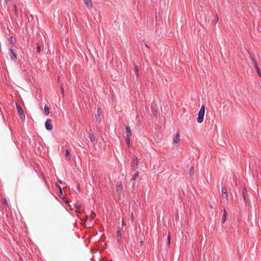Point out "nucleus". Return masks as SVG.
<instances>
[{
    "instance_id": "nucleus-1",
    "label": "nucleus",
    "mask_w": 261,
    "mask_h": 261,
    "mask_svg": "<svg viewBox=\"0 0 261 261\" xmlns=\"http://www.w3.org/2000/svg\"><path fill=\"white\" fill-rule=\"evenodd\" d=\"M205 113V109L203 106H202L198 113L197 122L199 123H202L203 121V117Z\"/></svg>"
},
{
    "instance_id": "nucleus-2",
    "label": "nucleus",
    "mask_w": 261,
    "mask_h": 261,
    "mask_svg": "<svg viewBox=\"0 0 261 261\" xmlns=\"http://www.w3.org/2000/svg\"><path fill=\"white\" fill-rule=\"evenodd\" d=\"M16 107L17 112L19 113V114L20 115V116H21V118L22 119H25L24 113L23 110L22 109L21 107H20V106L19 105H18L17 102H16Z\"/></svg>"
},
{
    "instance_id": "nucleus-3",
    "label": "nucleus",
    "mask_w": 261,
    "mask_h": 261,
    "mask_svg": "<svg viewBox=\"0 0 261 261\" xmlns=\"http://www.w3.org/2000/svg\"><path fill=\"white\" fill-rule=\"evenodd\" d=\"M45 126L47 130H50L53 129V125L51 124V120L50 119H47L45 123Z\"/></svg>"
},
{
    "instance_id": "nucleus-4",
    "label": "nucleus",
    "mask_w": 261,
    "mask_h": 261,
    "mask_svg": "<svg viewBox=\"0 0 261 261\" xmlns=\"http://www.w3.org/2000/svg\"><path fill=\"white\" fill-rule=\"evenodd\" d=\"M221 192L222 194V197L227 199H228V195L227 193V189L225 187H222L221 188Z\"/></svg>"
},
{
    "instance_id": "nucleus-5",
    "label": "nucleus",
    "mask_w": 261,
    "mask_h": 261,
    "mask_svg": "<svg viewBox=\"0 0 261 261\" xmlns=\"http://www.w3.org/2000/svg\"><path fill=\"white\" fill-rule=\"evenodd\" d=\"M10 57L11 60H15L17 58V54L16 52L12 48L10 49Z\"/></svg>"
},
{
    "instance_id": "nucleus-6",
    "label": "nucleus",
    "mask_w": 261,
    "mask_h": 261,
    "mask_svg": "<svg viewBox=\"0 0 261 261\" xmlns=\"http://www.w3.org/2000/svg\"><path fill=\"white\" fill-rule=\"evenodd\" d=\"M73 207H71L72 210L74 209L75 212L76 213L80 212L82 210V206L81 205H78L77 204H73Z\"/></svg>"
},
{
    "instance_id": "nucleus-7",
    "label": "nucleus",
    "mask_w": 261,
    "mask_h": 261,
    "mask_svg": "<svg viewBox=\"0 0 261 261\" xmlns=\"http://www.w3.org/2000/svg\"><path fill=\"white\" fill-rule=\"evenodd\" d=\"M84 3L87 7L91 9L93 7V3L91 0H84Z\"/></svg>"
},
{
    "instance_id": "nucleus-8",
    "label": "nucleus",
    "mask_w": 261,
    "mask_h": 261,
    "mask_svg": "<svg viewBox=\"0 0 261 261\" xmlns=\"http://www.w3.org/2000/svg\"><path fill=\"white\" fill-rule=\"evenodd\" d=\"M116 189H117V192L120 194L122 192V185L121 182H117L116 184Z\"/></svg>"
},
{
    "instance_id": "nucleus-9",
    "label": "nucleus",
    "mask_w": 261,
    "mask_h": 261,
    "mask_svg": "<svg viewBox=\"0 0 261 261\" xmlns=\"http://www.w3.org/2000/svg\"><path fill=\"white\" fill-rule=\"evenodd\" d=\"M133 166L134 169H137L138 167V159L136 156H135L133 159Z\"/></svg>"
},
{
    "instance_id": "nucleus-10",
    "label": "nucleus",
    "mask_w": 261,
    "mask_h": 261,
    "mask_svg": "<svg viewBox=\"0 0 261 261\" xmlns=\"http://www.w3.org/2000/svg\"><path fill=\"white\" fill-rule=\"evenodd\" d=\"M101 114V110L100 108H98L97 110V114L95 115V117L97 121H100V115Z\"/></svg>"
},
{
    "instance_id": "nucleus-11",
    "label": "nucleus",
    "mask_w": 261,
    "mask_h": 261,
    "mask_svg": "<svg viewBox=\"0 0 261 261\" xmlns=\"http://www.w3.org/2000/svg\"><path fill=\"white\" fill-rule=\"evenodd\" d=\"M126 137H131L132 136V132L129 127V126H126Z\"/></svg>"
},
{
    "instance_id": "nucleus-12",
    "label": "nucleus",
    "mask_w": 261,
    "mask_h": 261,
    "mask_svg": "<svg viewBox=\"0 0 261 261\" xmlns=\"http://www.w3.org/2000/svg\"><path fill=\"white\" fill-rule=\"evenodd\" d=\"M179 140V133L177 132L173 138V142L177 143Z\"/></svg>"
},
{
    "instance_id": "nucleus-13",
    "label": "nucleus",
    "mask_w": 261,
    "mask_h": 261,
    "mask_svg": "<svg viewBox=\"0 0 261 261\" xmlns=\"http://www.w3.org/2000/svg\"><path fill=\"white\" fill-rule=\"evenodd\" d=\"M249 55H250L251 60H252V61L253 62V64L254 65V68L256 67V66H258L257 64V63H256V61L255 60L254 57H253V56L252 55H251V54H250V53H249Z\"/></svg>"
},
{
    "instance_id": "nucleus-14",
    "label": "nucleus",
    "mask_w": 261,
    "mask_h": 261,
    "mask_svg": "<svg viewBox=\"0 0 261 261\" xmlns=\"http://www.w3.org/2000/svg\"><path fill=\"white\" fill-rule=\"evenodd\" d=\"M227 213H226V211L225 210H224V213H223V215L222 216V222L223 223H224L226 220V217H227Z\"/></svg>"
},
{
    "instance_id": "nucleus-15",
    "label": "nucleus",
    "mask_w": 261,
    "mask_h": 261,
    "mask_svg": "<svg viewBox=\"0 0 261 261\" xmlns=\"http://www.w3.org/2000/svg\"><path fill=\"white\" fill-rule=\"evenodd\" d=\"M243 198H244L246 203H247V192H246V190L245 188H244L243 190Z\"/></svg>"
},
{
    "instance_id": "nucleus-16",
    "label": "nucleus",
    "mask_w": 261,
    "mask_h": 261,
    "mask_svg": "<svg viewBox=\"0 0 261 261\" xmlns=\"http://www.w3.org/2000/svg\"><path fill=\"white\" fill-rule=\"evenodd\" d=\"M89 138H90V139L92 143H94L95 142V136H94L93 134L90 133L89 134Z\"/></svg>"
},
{
    "instance_id": "nucleus-17",
    "label": "nucleus",
    "mask_w": 261,
    "mask_h": 261,
    "mask_svg": "<svg viewBox=\"0 0 261 261\" xmlns=\"http://www.w3.org/2000/svg\"><path fill=\"white\" fill-rule=\"evenodd\" d=\"M65 155L67 161H69L70 160V156L69 155V152L68 149H66Z\"/></svg>"
},
{
    "instance_id": "nucleus-18",
    "label": "nucleus",
    "mask_w": 261,
    "mask_h": 261,
    "mask_svg": "<svg viewBox=\"0 0 261 261\" xmlns=\"http://www.w3.org/2000/svg\"><path fill=\"white\" fill-rule=\"evenodd\" d=\"M44 112H45L46 115H48V114H49V107L47 105H45L44 106Z\"/></svg>"
},
{
    "instance_id": "nucleus-19",
    "label": "nucleus",
    "mask_w": 261,
    "mask_h": 261,
    "mask_svg": "<svg viewBox=\"0 0 261 261\" xmlns=\"http://www.w3.org/2000/svg\"><path fill=\"white\" fill-rule=\"evenodd\" d=\"M189 174L190 176L192 177L194 174V167L192 166L189 170Z\"/></svg>"
},
{
    "instance_id": "nucleus-20",
    "label": "nucleus",
    "mask_w": 261,
    "mask_h": 261,
    "mask_svg": "<svg viewBox=\"0 0 261 261\" xmlns=\"http://www.w3.org/2000/svg\"><path fill=\"white\" fill-rule=\"evenodd\" d=\"M139 176V171H137L133 176L132 179L133 180H135Z\"/></svg>"
},
{
    "instance_id": "nucleus-21",
    "label": "nucleus",
    "mask_w": 261,
    "mask_h": 261,
    "mask_svg": "<svg viewBox=\"0 0 261 261\" xmlns=\"http://www.w3.org/2000/svg\"><path fill=\"white\" fill-rule=\"evenodd\" d=\"M255 69H256L259 76H261V72L258 66H256V67H255Z\"/></svg>"
},
{
    "instance_id": "nucleus-22",
    "label": "nucleus",
    "mask_w": 261,
    "mask_h": 261,
    "mask_svg": "<svg viewBox=\"0 0 261 261\" xmlns=\"http://www.w3.org/2000/svg\"><path fill=\"white\" fill-rule=\"evenodd\" d=\"M14 12H15V14L16 16H18V11H17V6L16 5H14Z\"/></svg>"
},
{
    "instance_id": "nucleus-23",
    "label": "nucleus",
    "mask_w": 261,
    "mask_h": 261,
    "mask_svg": "<svg viewBox=\"0 0 261 261\" xmlns=\"http://www.w3.org/2000/svg\"><path fill=\"white\" fill-rule=\"evenodd\" d=\"M170 240H171V236H170V233H169L168 234V237H167V240H168L167 244L168 245H169L170 244Z\"/></svg>"
},
{
    "instance_id": "nucleus-24",
    "label": "nucleus",
    "mask_w": 261,
    "mask_h": 261,
    "mask_svg": "<svg viewBox=\"0 0 261 261\" xmlns=\"http://www.w3.org/2000/svg\"><path fill=\"white\" fill-rule=\"evenodd\" d=\"M218 16H216V18H215L213 20V23L215 24H216L217 22H218Z\"/></svg>"
},
{
    "instance_id": "nucleus-25",
    "label": "nucleus",
    "mask_w": 261,
    "mask_h": 261,
    "mask_svg": "<svg viewBox=\"0 0 261 261\" xmlns=\"http://www.w3.org/2000/svg\"><path fill=\"white\" fill-rule=\"evenodd\" d=\"M2 202H3V204L5 205H7V204H8L7 200L6 198L3 199Z\"/></svg>"
},
{
    "instance_id": "nucleus-26",
    "label": "nucleus",
    "mask_w": 261,
    "mask_h": 261,
    "mask_svg": "<svg viewBox=\"0 0 261 261\" xmlns=\"http://www.w3.org/2000/svg\"><path fill=\"white\" fill-rule=\"evenodd\" d=\"M130 137L128 138V137H126V141L128 145H130Z\"/></svg>"
},
{
    "instance_id": "nucleus-27",
    "label": "nucleus",
    "mask_w": 261,
    "mask_h": 261,
    "mask_svg": "<svg viewBox=\"0 0 261 261\" xmlns=\"http://www.w3.org/2000/svg\"><path fill=\"white\" fill-rule=\"evenodd\" d=\"M135 72H136L137 75L138 76V73H139V69H138V66L137 65L135 66Z\"/></svg>"
},
{
    "instance_id": "nucleus-28",
    "label": "nucleus",
    "mask_w": 261,
    "mask_h": 261,
    "mask_svg": "<svg viewBox=\"0 0 261 261\" xmlns=\"http://www.w3.org/2000/svg\"><path fill=\"white\" fill-rule=\"evenodd\" d=\"M56 186L58 187V189L59 190L60 193H62V191L61 188L59 186L58 184L56 183Z\"/></svg>"
},
{
    "instance_id": "nucleus-29",
    "label": "nucleus",
    "mask_w": 261,
    "mask_h": 261,
    "mask_svg": "<svg viewBox=\"0 0 261 261\" xmlns=\"http://www.w3.org/2000/svg\"><path fill=\"white\" fill-rule=\"evenodd\" d=\"M37 52L40 53L41 50V46L39 45H37Z\"/></svg>"
},
{
    "instance_id": "nucleus-30",
    "label": "nucleus",
    "mask_w": 261,
    "mask_h": 261,
    "mask_svg": "<svg viewBox=\"0 0 261 261\" xmlns=\"http://www.w3.org/2000/svg\"><path fill=\"white\" fill-rule=\"evenodd\" d=\"M143 242L142 241H140V243H139L140 246L142 247L143 246Z\"/></svg>"
},
{
    "instance_id": "nucleus-31",
    "label": "nucleus",
    "mask_w": 261,
    "mask_h": 261,
    "mask_svg": "<svg viewBox=\"0 0 261 261\" xmlns=\"http://www.w3.org/2000/svg\"><path fill=\"white\" fill-rule=\"evenodd\" d=\"M131 219H132V221H133L134 218V215H133V213H132V214H131Z\"/></svg>"
},
{
    "instance_id": "nucleus-32",
    "label": "nucleus",
    "mask_w": 261,
    "mask_h": 261,
    "mask_svg": "<svg viewBox=\"0 0 261 261\" xmlns=\"http://www.w3.org/2000/svg\"><path fill=\"white\" fill-rule=\"evenodd\" d=\"M117 234L121 238V233L120 231H117Z\"/></svg>"
},
{
    "instance_id": "nucleus-33",
    "label": "nucleus",
    "mask_w": 261,
    "mask_h": 261,
    "mask_svg": "<svg viewBox=\"0 0 261 261\" xmlns=\"http://www.w3.org/2000/svg\"><path fill=\"white\" fill-rule=\"evenodd\" d=\"M153 113L154 115H156L157 114V111L156 110H153Z\"/></svg>"
},
{
    "instance_id": "nucleus-34",
    "label": "nucleus",
    "mask_w": 261,
    "mask_h": 261,
    "mask_svg": "<svg viewBox=\"0 0 261 261\" xmlns=\"http://www.w3.org/2000/svg\"><path fill=\"white\" fill-rule=\"evenodd\" d=\"M61 91L63 94H64V89L61 86Z\"/></svg>"
},
{
    "instance_id": "nucleus-35",
    "label": "nucleus",
    "mask_w": 261,
    "mask_h": 261,
    "mask_svg": "<svg viewBox=\"0 0 261 261\" xmlns=\"http://www.w3.org/2000/svg\"><path fill=\"white\" fill-rule=\"evenodd\" d=\"M5 1L6 3H9L11 1V0H5Z\"/></svg>"
},
{
    "instance_id": "nucleus-36",
    "label": "nucleus",
    "mask_w": 261,
    "mask_h": 261,
    "mask_svg": "<svg viewBox=\"0 0 261 261\" xmlns=\"http://www.w3.org/2000/svg\"><path fill=\"white\" fill-rule=\"evenodd\" d=\"M122 225H125V222H124V221L123 220L122 221Z\"/></svg>"
},
{
    "instance_id": "nucleus-37",
    "label": "nucleus",
    "mask_w": 261,
    "mask_h": 261,
    "mask_svg": "<svg viewBox=\"0 0 261 261\" xmlns=\"http://www.w3.org/2000/svg\"><path fill=\"white\" fill-rule=\"evenodd\" d=\"M10 39L11 40V41H12V37H11L10 38Z\"/></svg>"
},
{
    "instance_id": "nucleus-38",
    "label": "nucleus",
    "mask_w": 261,
    "mask_h": 261,
    "mask_svg": "<svg viewBox=\"0 0 261 261\" xmlns=\"http://www.w3.org/2000/svg\"><path fill=\"white\" fill-rule=\"evenodd\" d=\"M145 45H146V47H148V45H147V44H145Z\"/></svg>"
},
{
    "instance_id": "nucleus-39",
    "label": "nucleus",
    "mask_w": 261,
    "mask_h": 261,
    "mask_svg": "<svg viewBox=\"0 0 261 261\" xmlns=\"http://www.w3.org/2000/svg\"><path fill=\"white\" fill-rule=\"evenodd\" d=\"M87 219V217L86 216V220H85V221H86Z\"/></svg>"
}]
</instances>
